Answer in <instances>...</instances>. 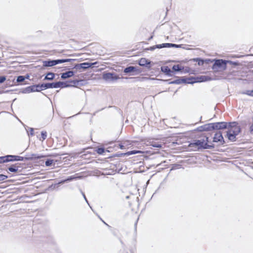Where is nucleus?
Masks as SVG:
<instances>
[{
  "label": "nucleus",
  "instance_id": "nucleus-55",
  "mask_svg": "<svg viewBox=\"0 0 253 253\" xmlns=\"http://www.w3.org/2000/svg\"><path fill=\"white\" fill-rule=\"evenodd\" d=\"M119 147L121 149H125L126 148L125 146H124L122 143H120L119 144Z\"/></svg>",
  "mask_w": 253,
  "mask_h": 253
},
{
  "label": "nucleus",
  "instance_id": "nucleus-30",
  "mask_svg": "<svg viewBox=\"0 0 253 253\" xmlns=\"http://www.w3.org/2000/svg\"><path fill=\"white\" fill-rule=\"evenodd\" d=\"M33 222L34 223L33 224V227H32L33 232H34L36 230H39L40 232H42V224L41 223L36 224L35 221H34Z\"/></svg>",
  "mask_w": 253,
  "mask_h": 253
},
{
  "label": "nucleus",
  "instance_id": "nucleus-25",
  "mask_svg": "<svg viewBox=\"0 0 253 253\" xmlns=\"http://www.w3.org/2000/svg\"><path fill=\"white\" fill-rule=\"evenodd\" d=\"M55 75L54 73L48 72L45 74L43 80L52 81L55 79Z\"/></svg>",
  "mask_w": 253,
  "mask_h": 253
},
{
  "label": "nucleus",
  "instance_id": "nucleus-62",
  "mask_svg": "<svg viewBox=\"0 0 253 253\" xmlns=\"http://www.w3.org/2000/svg\"><path fill=\"white\" fill-rule=\"evenodd\" d=\"M36 33H37V34H38V35H39V34H41V33H42V31H37V32H36Z\"/></svg>",
  "mask_w": 253,
  "mask_h": 253
},
{
  "label": "nucleus",
  "instance_id": "nucleus-10",
  "mask_svg": "<svg viewBox=\"0 0 253 253\" xmlns=\"http://www.w3.org/2000/svg\"><path fill=\"white\" fill-rule=\"evenodd\" d=\"M242 132V128H239L237 131H226L225 137L231 142H235L237 140L236 137Z\"/></svg>",
  "mask_w": 253,
  "mask_h": 253
},
{
  "label": "nucleus",
  "instance_id": "nucleus-58",
  "mask_svg": "<svg viewBox=\"0 0 253 253\" xmlns=\"http://www.w3.org/2000/svg\"><path fill=\"white\" fill-rule=\"evenodd\" d=\"M103 222L105 225H106L108 227L109 229L111 228V226L108 224L107 223H106L104 221Z\"/></svg>",
  "mask_w": 253,
  "mask_h": 253
},
{
  "label": "nucleus",
  "instance_id": "nucleus-15",
  "mask_svg": "<svg viewBox=\"0 0 253 253\" xmlns=\"http://www.w3.org/2000/svg\"><path fill=\"white\" fill-rule=\"evenodd\" d=\"M193 131L198 132L212 131L211 124V123L205 124L203 126L197 127L196 128L194 129Z\"/></svg>",
  "mask_w": 253,
  "mask_h": 253
},
{
  "label": "nucleus",
  "instance_id": "nucleus-9",
  "mask_svg": "<svg viewBox=\"0 0 253 253\" xmlns=\"http://www.w3.org/2000/svg\"><path fill=\"white\" fill-rule=\"evenodd\" d=\"M211 143H219V145H224L226 143L221 131H216L215 132Z\"/></svg>",
  "mask_w": 253,
  "mask_h": 253
},
{
  "label": "nucleus",
  "instance_id": "nucleus-28",
  "mask_svg": "<svg viewBox=\"0 0 253 253\" xmlns=\"http://www.w3.org/2000/svg\"><path fill=\"white\" fill-rule=\"evenodd\" d=\"M78 178V177L76 176L75 175H71L69 176H68L67 178L61 179V181L63 184L65 183H67L70 181H72L74 180L77 179Z\"/></svg>",
  "mask_w": 253,
  "mask_h": 253
},
{
  "label": "nucleus",
  "instance_id": "nucleus-21",
  "mask_svg": "<svg viewBox=\"0 0 253 253\" xmlns=\"http://www.w3.org/2000/svg\"><path fill=\"white\" fill-rule=\"evenodd\" d=\"M161 71L167 76H168V77L173 76V73L172 72V70H171L167 66H161Z\"/></svg>",
  "mask_w": 253,
  "mask_h": 253
},
{
  "label": "nucleus",
  "instance_id": "nucleus-7",
  "mask_svg": "<svg viewBox=\"0 0 253 253\" xmlns=\"http://www.w3.org/2000/svg\"><path fill=\"white\" fill-rule=\"evenodd\" d=\"M102 78L106 82H114L120 79L119 76L116 73L108 71L102 73Z\"/></svg>",
  "mask_w": 253,
  "mask_h": 253
},
{
  "label": "nucleus",
  "instance_id": "nucleus-19",
  "mask_svg": "<svg viewBox=\"0 0 253 253\" xmlns=\"http://www.w3.org/2000/svg\"><path fill=\"white\" fill-rule=\"evenodd\" d=\"M180 79L181 84H193L195 82V81H194V77L192 76H190L189 77L186 76L180 77Z\"/></svg>",
  "mask_w": 253,
  "mask_h": 253
},
{
  "label": "nucleus",
  "instance_id": "nucleus-11",
  "mask_svg": "<svg viewBox=\"0 0 253 253\" xmlns=\"http://www.w3.org/2000/svg\"><path fill=\"white\" fill-rule=\"evenodd\" d=\"M138 64L139 66L145 67L148 70H150L154 65L152 61L144 57L141 58L138 61Z\"/></svg>",
  "mask_w": 253,
  "mask_h": 253
},
{
  "label": "nucleus",
  "instance_id": "nucleus-3",
  "mask_svg": "<svg viewBox=\"0 0 253 253\" xmlns=\"http://www.w3.org/2000/svg\"><path fill=\"white\" fill-rule=\"evenodd\" d=\"M81 59H72V58H65V59H48L42 61V66L43 67H50L54 66L56 65L63 63L65 62H71L75 61H80Z\"/></svg>",
  "mask_w": 253,
  "mask_h": 253
},
{
  "label": "nucleus",
  "instance_id": "nucleus-35",
  "mask_svg": "<svg viewBox=\"0 0 253 253\" xmlns=\"http://www.w3.org/2000/svg\"><path fill=\"white\" fill-rule=\"evenodd\" d=\"M46 86L47 87V89L57 88L56 82L52 83H46Z\"/></svg>",
  "mask_w": 253,
  "mask_h": 253
},
{
  "label": "nucleus",
  "instance_id": "nucleus-37",
  "mask_svg": "<svg viewBox=\"0 0 253 253\" xmlns=\"http://www.w3.org/2000/svg\"><path fill=\"white\" fill-rule=\"evenodd\" d=\"M45 165L46 167L54 166V160L51 159H47L45 161Z\"/></svg>",
  "mask_w": 253,
  "mask_h": 253
},
{
  "label": "nucleus",
  "instance_id": "nucleus-48",
  "mask_svg": "<svg viewBox=\"0 0 253 253\" xmlns=\"http://www.w3.org/2000/svg\"><path fill=\"white\" fill-rule=\"evenodd\" d=\"M7 163L6 155L0 156V164Z\"/></svg>",
  "mask_w": 253,
  "mask_h": 253
},
{
  "label": "nucleus",
  "instance_id": "nucleus-32",
  "mask_svg": "<svg viewBox=\"0 0 253 253\" xmlns=\"http://www.w3.org/2000/svg\"><path fill=\"white\" fill-rule=\"evenodd\" d=\"M149 144L148 145L152 146L153 147L157 148H161L162 147V144L153 141H149Z\"/></svg>",
  "mask_w": 253,
  "mask_h": 253
},
{
  "label": "nucleus",
  "instance_id": "nucleus-46",
  "mask_svg": "<svg viewBox=\"0 0 253 253\" xmlns=\"http://www.w3.org/2000/svg\"><path fill=\"white\" fill-rule=\"evenodd\" d=\"M227 63H229L230 65H233L234 66H237L239 65L240 63L238 61H233L231 60H226Z\"/></svg>",
  "mask_w": 253,
  "mask_h": 253
},
{
  "label": "nucleus",
  "instance_id": "nucleus-16",
  "mask_svg": "<svg viewBox=\"0 0 253 253\" xmlns=\"http://www.w3.org/2000/svg\"><path fill=\"white\" fill-rule=\"evenodd\" d=\"M242 128L241 126L239 125L238 122L233 121V122H228V128L227 131H237L238 129Z\"/></svg>",
  "mask_w": 253,
  "mask_h": 253
},
{
  "label": "nucleus",
  "instance_id": "nucleus-13",
  "mask_svg": "<svg viewBox=\"0 0 253 253\" xmlns=\"http://www.w3.org/2000/svg\"><path fill=\"white\" fill-rule=\"evenodd\" d=\"M20 165L21 164L18 163L11 165L7 168V171L8 172H12L14 173L20 172L21 171L22 169V167L20 166Z\"/></svg>",
  "mask_w": 253,
  "mask_h": 253
},
{
  "label": "nucleus",
  "instance_id": "nucleus-14",
  "mask_svg": "<svg viewBox=\"0 0 253 253\" xmlns=\"http://www.w3.org/2000/svg\"><path fill=\"white\" fill-rule=\"evenodd\" d=\"M38 92L37 84H34L32 85L27 86L23 88L20 92L24 94L30 93L31 92Z\"/></svg>",
  "mask_w": 253,
  "mask_h": 253
},
{
  "label": "nucleus",
  "instance_id": "nucleus-29",
  "mask_svg": "<svg viewBox=\"0 0 253 253\" xmlns=\"http://www.w3.org/2000/svg\"><path fill=\"white\" fill-rule=\"evenodd\" d=\"M69 87H78L79 86V81L78 79H74V80H69Z\"/></svg>",
  "mask_w": 253,
  "mask_h": 253
},
{
  "label": "nucleus",
  "instance_id": "nucleus-5",
  "mask_svg": "<svg viewBox=\"0 0 253 253\" xmlns=\"http://www.w3.org/2000/svg\"><path fill=\"white\" fill-rule=\"evenodd\" d=\"M194 77V81H195V83L206 82L212 80H219L222 79L221 76H216L215 75H214L213 77L211 76L201 75L195 76Z\"/></svg>",
  "mask_w": 253,
  "mask_h": 253
},
{
  "label": "nucleus",
  "instance_id": "nucleus-64",
  "mask_svg": "<svg viewBox=\"0 0 253 253\" xmlns=\"http://www.w3.org/2000/svg\"><path fill=\"white\" fill-rule=\"evenodd\" d=\"M60 155L58 154H54V155H52V156H54V157H57V156H59Z\"/></svg>",
  "mask_w": 253,
  "mask_h": 253
},
{
  "label": "nucleus",
  "instance_id": "nucleus-40",
  "mask_svg": "<svg viewBox=\"0 0 253 253\" xmlns=\"http://www.w3.org/2000/svg\"><path fill=\"white\" fill-rule=\"evenodd\" d=\"M124 79H137V81H145V80H147L149 79L148 78H147V77H136V78H127V77H126V78H124Z\"/></svg>",
  "mask_w": 253,
  "mask_h": 253
},
{
  "label": "nucleus",
  "instance_id": "nucleus-22",
  "mask_svg": "<svg viewBox=\"0 0 253 253\" xmlns=\"http://www.w3.org/2000/svg\"><path fill=\"white\" fill-rule=\"evenodd\" d=\"M75 74H76V71L72 69L71 71H66L61 74V78L62 80H65L73 77Z\"/></svg>",
  "mask_w": 253,
  "mask_h": 253
},
{
  "label": "nucleus",
  "instance_id": "nucleus-49",
  "mask_svg": "<svg viewBox=\"0 0 253 253\" xmlns=\"http://www.w3.org/2000/svg\"><path fill=\"white\" fill-rule=\"evenodd\" d=\"M110 231L111 232V233H112V234L116 237H119L117 235V230L115 229H112V228H109Z\"/></svg>",
  "mask_w": 253,
  "mask_h": 253
},
{
  "label": "nucleus",
  "instance_id": "nucleus-45",
  "mask_svg": "<svg viewBox=\"0 0 253 253\" xmlns=\"http://www.w3.org/2000/svg\"><path fill=\"white\" fill-rule=\"evenodd\" d=\"M27 161L26 155L24 157L16 155V162Z\"/></svg>",
  "mask_w": 253,
  "mask_h": 253
},
{
  "label": "nucleus",
  "instance_id": "nucleus-53",
  "mask_svg": "<svg viewBox=\"0 0 253 253\" xmlns=\"http://www.w3.org/2000/svg\"><path fill=\"white\" fill-rule=\"evenodd\" d=\"M118 239L119 241H120L121 244L122 245V248L124 249H125L126 245H125L124 242L123 241V240H122V239L120 237H118Z\"/></svg>",
  "mask_w": 253,
  "mask_h": 253
},
{
  "label": "nucleus",
  "instance_id": "nucleus-26",
  "mask_svg": "<svg viewBox=\"0 0 253 253\" xmlns=\"http://www.w3.org/2000/svg\"><path fill=\"white\" fill-rule=\"evenodd\" d=\"M175 78L176 79L172 81H170V80H161V81L164 82H167L169 84H181L180 77L176 76Z\"/></svg>",
  "mask_w": 253,
  "mask_h": 253
},
{
  "label": "nucleus",
  "instance_id": "nucleus-47",
  "mask_svg": "<svg viewBox=\"0 0 253 253\" xmlns=\"http://www.w3.org/2000/svg\"><path fill=\"white\" fill-rule=\"evenodd\" d=\"M159 44H156L155 45L151 46H150L149 47H147V48H145V50L153 51V50H154L156 48H159V47L157 46H159Z\"/></svg>",
  "mask_w": 253,
  "mask_h": 253
},
{
  "label": "nucleus",
  "instance_id": "nucleus-24",
  "mask_svg": "<svg viewBox=\"0 0 253 253\" xmlns=\"http://www.w3.org/2000/svg\"><path fill=\"white\" fill-rule=\"evenodd\" d=\"M69 80L66 81H57L56 82L57 88L69 87Z\"/></svg>",
  "mask_w": 253,
  "mask_h": 253
},
{
  "label": "nucleus",
  "instance_id": "nucleus-33",
  "mask_svg": "<svg viewBox=\"0 0 253 253\" xmlns=\"http://www.w3.org/2000/svg\"><path fill=\"white\" fill-rule=\"evenodd\" d=\"M7 163L16 162V155H6Z\"/></svg>",
  "mask_w": 253,
  "mask_h": 253
},
{
  "label": "nucleus",
  "instance_id": "nucleus-4",
  "mask_svg": "<svg viewBox=\"0 0 253 253\" xmlns=\"http://www.w3.org/2000/svg\"><path fill=\"white\" fill-rule=\"evenodd\" d=\"M213 60L214 63L212 64L211 69L213 70V73L214 75L218 72V70L223 71L226 69L227 61L225 60L222 59H215Z\"/></svg>",
  "mask_w": 253,
  "mask_h": 253
},
{
  "label": "nucleus",
  "instance_id": "nucleus-12",
  "mask_svg": "<svg viewBox=\"0 0 253 253\" xmlns=\"http://www.w3.org/2000/svg\"><path fill=\"white\" fill-rule=\"evenodd\" d=\"M190 61L196 62L199 66H203L204 64L208 65L213 62V60L211 59H204L201 57H196L191 59Z\"/></svg>",
  "mask_w": 253,
  "mask_h": 253
},
{
  "label": "nucleus",
  "instance_id": "nucleus-23",
  "mask_svg": "<svg viewBox=\"0 0 253 253\" xmlns=\"http://www.w3.org/2000/svg\"><path fill=\"white\" fill-rule=\"evenodd\" d=\"M184 69V66H181L179 64L173 65L172 67V72L173 73V76L178 72H182V71Z\"/></svg>",
  "mask_w": 253,
  "mask_h": 253
},
{
  "label": "nucleus",
  "instance_id": "nucleus-6",
  "mask_svg": "<svg viewBox=\"0 0 253 253\" xmlns=\"http://www.w3.org/2000/svg\"><path fill=\"white\" fill-rule=\"evenodd\" d=\"M142 72V69L137 66H128L123 70L125 75L136 76Z\"/></svg>",
  "mask_w": 253,
  "mask_h": 253
},
{
  "label": "nucleus",
  "instance_id": "nucleus-60",
  "mask_svg": "<svg viewBox=\"0 0 253 253\" xmlns=\"http://www.w3.org/2000/svg\"><path fill=\"white\" fill-rule=\"evenodd\" d=\"M138 220V219L137 220ZM137 221H136L134 224V228H135V230H136V226H137Z\"/></svg>",
  "mask_w": 253,
  "mask_h": 253
},
{
  "label": "nucleus",
  "instance_id": "nucleus-54",
  "mask_svg": "<svg viewBox=\"0 0 253 253\" xmlns=\"http://www.w3.org/2000/svg\"><path fill=\"white\" fill-rule=\"evenodd\" d=\"M249 131L251 134H253V124L250 126Z\"/></svg>",
  "mask_w": 253,
  "mask_h": 253
},
{
  "label": "nucleus",
  "instance_id": "nucleus-61",
  "mask_svg": "<svg viewBox=\"0 0 253 253\" xmlns=\"http://www.w3.org/2000/svg\"><path fill=\"white\" fill-rule=\"evenodd\" d=\"M153 38V36H150L148 39V41H149L150 40H151Z\"/></svg>",
  "mask_w": 253,
  "mask_h": 253
},
{
  "label": "nucleus",
  "instance_id": "nucleus-38",
  "mask_svg": "<svg viewBox=\"0 0 253 253\" xmlns=\"http://www.w3.org/2000/svg\"><path fill=\"white\" fill-rule=\"evenodd\" d=\"M140 153H141V151L136 150H131V151L126 152L127 156H128L131 155L136 154H140Z\"/></svg>",
  "mask_w": 253,
  "mask_h": 253
},
{
  "label": "nucleus",
  "instance_id": "nucleus-41",
  "mask_svg": "<svg viewBox=\"0 0 253 253\" xmlns=\"http://www.w3.org/2000/svg\"><path fill=\"white\" fill-rule=\"evenodd\" d=\"M28 129H26L27 133L29 136H33L34 135V129L33 127H28Z\"/></svg>",
  "mask_w": 253,
  "mask_h": 253
},
{
  "label": "nucleus",
  "instance_id": "nucleus-17",
  "mask_svg": "<svg viewBox=\"0 0 253 253\" xmlns=\"http://www.w3.org/2000/svg\"><path fill=\"white\" fill-rule=\"evenodd\" d=\"M27 161H35L45 157V156L40 154H27Z\"/></svg>",
  "mask_w": 253,
  "mask_h": 253
},
{
  "label": "nucleus",
  "instance_id": "nucleus-36",
  "mask_svg": "<svg viewBox=\"0 0 253 253\" xmlns=\"http://www.w3.org/2000/svg\"><path fill=\"white\" fill-rule=\"evenodd\" d=\"M127 156L126 152V153H121V152H117L113 155L109 156V158H112L113 157H125Z\"/></svg>",
  "mask_w": 253,
  "mask_h": 253
},
{
  "label": "nucleus",
  "instance_id": "nucleus-56",
  "mask_svg": "<svg viewBox=\"0 0 253 253\" xmlns=\"http://www.w3.org/2000/svg\"><path fill=\"white\" fill-rule=\"evenodd\" d=\"M30 76L29 74H27L25 76H24L25 81L26 80H29L30 79Z\"/></svg>",
  "mask_w": 253,
  "mask_h": 253
},
{
  "label": "nucleus",
  "instance_id": "nucleus-2",
  "mask_svg": "<svg viewBox=\"0 0 253 253\" xmlns=\"http://www.w3.org/2000/svg\"><path fill=\"white\" fill-rule=\"evenodd\" d=\"M98 64L99 63L98 61H95L94 62H85L81 63H75L73 64L71 69L75 70L74 71H76L77 73V72L85 71L88 69H92Z\"/></svg>",
  "mask_w": 253,
  "mask_h": 253
},
{
  "label": "nucleus",
  "instance_id": "nucleus-44",
  "mask_svg": "<svg viewBox=\"0 0 253 253\" xmlns=\"http://www.w3.org/2000/svg\"><path fill=\"white\" fill-rule=\"evenodd\" d=\"M243 94H246L247 95L253 97V89L252 90H246L242 92Z\"/></svg>",
  "mask_w": 253,
  "mask_h": 253
},
{
  "label": "nucleus",
  "instance_id": "nucleus-27",
  "mask_svg": "<svg viewBox=\"0 0 253 253\" xmlns=\"http://www.w3.org/2000/svg\"><path fill=\"white\" fill-rule=\"evenodd\" d=\"M61 184H63L61 180H60L58 182L52 184L51 185H49L47 190H53L55 189H58L59 186Z\"/></svg>",
  "mask_w": 253,
  "mask_h": 253
},
{
  "label": "nucleus",
  "instance_id": "nucleus-20",
  "mask_svg": "<svg viewBox=\"0 0 253 253\" xmlns=\"http://www.w3.org/2000/svg\"><path fill=\"white\" fill-rule=\"evenodd\" d=\"M13 83L15 85H24L28 84L27 82H26L24 80V76L19 75L16 77V79L13 80Z\"/></svg>",
  "mask_w": 253,
  "mask_h": 253
},
{
  "label": "nucleus",
  "instance_id": "nucleus-50",
  "mask_svg": "<svg viewBox=\"0 0 253 253\" xmlns=\"http://www.w3.org/2000/svg\"><path fill=\"white\" fill-rule=\"evenodd\" d=\"M8 176L3 174H0V181L5 180L8 178Z\"/></svg>",
  "mask_w": 253,
  "mask_h": 253
},
{
  "label": "nucleus",
  "instance_id": "nucleus-43",
  "mask_svg": "<svg viewBox=\"0 0 253 253\" xmlns=\"http://www.w3.org/2000/svg\"><path fill=\"white\" fill-rule=\"evenodd\" d=\"M41 138L40 139V140L43 141L47 137V132L46 131H42L41 133Z\"/></svg>",
  "mask_w": 253,
  "mask_h": 253
},
{
  "label": "nucleus",
  "instance_id": "nucleus-51",
  "mask_svg": "<svg viewBox=\"0 0 253 253\" xmlns=\"http://www.w3.org/2000/svg\"><path fill=\"white\" fill-rule=\"evenodd\" d=\"M6 80V76H0V84H2L4 83Z\"/></svg>",
  "mask_w": 253,
  "mask_h": 253
},
{
  "label": "nucleus",
  "instance_id": "nucleus-8",
  "mask_svg": "<svg viewBox=\"0 0 253 253\" xmlns=\"http://www.w3.org/2000/svg\"><path fill=\"white\" fill-rule=\"evenodd\" d=\"M211 124L212 131H221V130L226 129L228 128V122H218L211 123Z\"/></svg>",
  "mask_w": 253,
  "mask_h": 253
},
{
  "label": "nucleus",
  "instance_id": "nucleus-39",
  "mask_svg": "<svg viewBox=\"0 0 253 253\" xmlns=\"http://www.w3.org/2000/svg\"><path fill=\"white\" fill-rule=\"evenodd\" d=\"M191 69L189 67H184V69L182 71V72L184 73H190V74H194V71L191 72Z\"/></svg>",
  "mask_w": 253,
  "mask_h": 253
},
{
  "label": "nucleus",
  "instance_id": "nucleus-42",
  "mask_svg": "<svg viewBox=\"0 0 253 253\" xmlns=\"http://www.w3.org/2000/svg\"><path fill=\"white\" fill-rule=\"evenodd\" d=\"M78 81L79 86H84L87 84V81L85 80L79 79Z\"/></svg>",
  "mask_w": 253,
  "mask_h": 253
},
{
  "label": "nucleus",
  "instance_id": "nucleus-18",
  "mask_svg": "<svg viewBox=\"0 0 253 253\" xmlns=\"http://www.w3.org/2000/svg\"><path fill=\"white\" fill-rule=\"evenodd\" d=\"M183 44H177L175 43H163L162 44H159V46H157L159 47V49L162 48H171V47H174V48H184V47H183Z\"/></svg>",
  "mask_w": 253,
  "mask_h": 253
},
{
  "label": "nucleus",
  "instance_id": "nucleus-31",
  "mask_svg": "<svg viewBox=\"0 0 253 253\" xmlns=\"http://www.w3.org/2000/svg\"><path fill=\"white\" fill-rule=\"evenodd\" d=\"M107 151V149H105L104 147L100 146L97 147L95 149V151L99 155H103Z\"/></svg>",
  "mask_w": 253,
  "mask_h": 253
},
{
  "label": "nucleus",
  "instance_id": "nucleus-59",
  "mask_svg": "<svg viewBox=\"0 0 253 253\" xmlns=\"http://www.w3.org/2000/svg\"><path fill=\"white\" fill-rule=\"evenodd\" d=\"M9 91V90H6V91H1V90H0V94H2L3 93H7V92H8Z\"/></svg>",
  "mask_w": 253,
  "mask_h": 253
},
{
  "label": "nucleus",
  "instance_id": "nucleus-34",
  "mask_svg": "<svg viewBox=\"0 0 253 253\" xmlns=\"http://www.w3.org/2000/svg\"><path fill=\"white\" fill-rule=\"evenodd\" d=\"M38 92H40L41 91L47 89V87L46 86V83H43L42 84H37Z\"/></svg>",
  "mask_w": 253,
  "mask_h": 253
},
{
  "label": "nucleus",
  "instance_id": "nucleus-1",
  "mask_svg": "<svg viewBox=\"0 0 253 253\" xmlns=\"http://www.w3.org/2000/svg\"><path fill=\"white\" fill-rule=\"evenodd\" d=\"M201 137H202V138L193 140L191 141L188 146L189 147H195L198 150L212 149L215 148V144L209 141V136L202 135Z\"/></svg>",
  "mask_w": 253,
  "mask_h": 253
},
{
  "label": "nucleus",
  "instance_id": "nucleus-52",
  "mask_svg": "<svg viewBox=\"0 0 253 253\" xmlns=\"http://www.w3.org/2000/svg\"><path fill=\"white\" fill-rule=\"evenodd\" d=\"M80 192H81V193L82 195H83V197H84V199L85 201L86 202V203L88 205H89V202H88V200H87V198H86V196H85V195L84 193V192H83V191H82V190L81 189H80Z\"/></svg>",
  "mask_w": 253,
  "mask_h": 253
},
{
  "label": "nucleus",
  "instance_id": "nucleus-57",
  "mask_svg": "<svg viewBox=\"0 0 253 253\" xmlns=\"http://www.w3.org/2000/svg\"><path fill=\"white\" fill-rule=\"evenodd\" d=\"M82 113L81 112H79L78 113H77V114H75V115H73V116H71V117H69V118H68V119L73 118V117H75V116H76L78 115L79 114H82Z\"/></svg>",
  "mask_w": 253,
  "mask_h": 253
},
{
  "label": "nucleus",
  "instance_id": "nucleus-63",
  "mask_svg": "<svg viewBox=\"0 0 253 253\" xmlns=\"http://www.w3.org/2000/svg\"><path fill=\"white\" fill-rule=\"evenodd\" d=\"M36 33H37V34H38V35H39V34H41V33H42V31H37V32H36Z\"/></svg>",
  "mask_w": 253,
  "mask_h": 253
}]
</instances>
